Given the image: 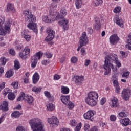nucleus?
<instances>
[{
    "instance_id": "nucleus-37",
    "label": "nucleus",
    "mask_w": 131,
    "mask_h": 131,
    "mask_svg": "<svg viewBox=\"0 0 131 131\" xmlns=\"http://www.w3.org/2000/svg\"><path fill=\"white\" fill-rule=\"evenodd\" d=\"M11 116H12V117H15V118L19 117L20 116V112H19V111H15L12 113Z\"/></svg>"
},
{
    "instance_id": "nucleus-26",
    "label": "nucleus",
    "mask_w": 131,
    "mask_h": 131,
    "mask_svg": "<svg viewBox=\"0 0 131 131\" xmlns=\"http://www.w3.org/2000/svg\"><path fill=\"white\" fill-rule=\"evenodd\" d=\"M39 80V75L38 73H35L33 76V83L35 84Z\"/></svg>"
},
{
    "instance_id": "nucleus-1",
    "label": "nucleus",
    "mask_w": 131,
    "mask_h": 131,
    "mask_svg": "<svg viewBox=\"0 0 131 131\" xmlns=\"http://www.w3.org/2000/svg\"><path fill=\"white\" fill-rule=\"evenodd\" d=\"M23 14L25 16L26 23H29L27 25L28 28L33 30L35 33H37V27L36 26V24L34 23V22H36V17L33 15L31 12V10H24Z\"/></svg>"
},
{
    "instance_id": "nucleus-24",
    "label": "nucleus",
    "mask_w": 131,
    "mask_h": 131,
    "mask_svg": "<svg viewBox=\"0 0 131 131\" xmlns=\"http://www.w3.org/2000/svg\"><path fill=\"white\" fill-rule=\"evenodd\" d=\"M25 100L29 105H31L32 103H33V101H34L33 97L30 96H26L25 97Z\"/></svg>"
},
{
    "instance_id": "nucleus-44",
    "label": "nucleus",
    "mask_w": 131,
    "mask_h": 131,
    "mask_svg": "<svg viewBox=\"0 0 131 131\" xmlns=\"http://www.w3.org/2000/svg\"><path fill=\"white\" fill-rule=\"evenodd\" d=\"M121 11V7L120 6L116 7L114 9V13H120Z\"/></svg>"
},
{
    "instance_id": "nucleus-17",
    "label": "nucleus",
    "mask_w": 131,
    "mask_h": 131,
    "mask_svg": "<svg viewBox=\"0 0 131 131\" xmlns=\"http://www.w3.org/2000/svg\"><path fill=\"white\" fill-rule=\"evenodd\" d=\"M15 8H14V5L12 3H8L7 4V7L6 9V11L7 13H9V12H12V13H15Z\"/></svg>"
},
{
    "instance_id": "nucleus-31",
    "label": "nucleus",
    "mask_w": 131,
    "mask_h": 131,
    "mask_svg": "<svg viewBox=\"0 0 131 131\" xmlns=\"http://www.w3.org/2000/svg\"><path fill=\"white\" fill-rule=\"evenodd\" d=\"M128 39H127L128 45L126 46L128 50H131V33L129 34V35L128 36Z\"/></svg>"
},
{
    "instance_id": "nucleus-63",
    "label": "nucleus",
    "mask_w": 131,
    "mask_h": 131,
    "mask_svg": "<svg viewBox=\"0 0 131 131\" xmlns=\"http://www.w3.org/2000/svg\"><path fill=\"white\" fill-rule=\"evenodd\" d=\"M54 78L55 80H59V78H60V76L59 75H55L54 76Z\"/></svg>"
},
{
    "instance_id": "nucleus-15",
    "label": "nucleus",
    "mask_w": 131,
    "mask_h": 131,
    "mask_svg": "<svg viewBox=\"0 0 131 131\" xmlns=\"http://www.w3.org/2000/svg\"><path fill=\"white\" fill-rule=\"evenodd\" d=\"M74 79H75V82L78 84H81L83 81H84V77L83 76H75L74 77Z\"/></svg>"
},
{
    "instance_id": "nucleus-11",
    "label": "nucleus",
    "mask_w": 131,
    "mask_h": 131,
    "mask_svg": "<svg viewBox=\"0 0 131 131\" xmlns=\"http://www.w3.org/2000/svg\"><path fill=\"white\" fill-rule=\"evenodd\" d=\"M47 33H48V35L46 37V40L47 41L53 40L54 37H55V31L50 29L47 30Z\"/></svg>"
},
{
    "instance_id": "nucleus-50",
    "label": "nucleus",
    "mask_w": 131,
    "mask_h": 131,
    "mask_svg": "<svg viewBox=\"0 0 131 131\" xmlns=\"http://www.w3.org/2000/svg\"><path fill=\"white\" fill-rule=\"evenodd\" d=\"M81 55L82 56H85L86 55V51H85V49L84 48H82L81 49Z\"/></svg>"
},
{
    "instance_id": "nucleus-5",
    "label": "nucleus",
    "mask_w": 131,
    "mask_h": 131,
    "mask_svg": "<svg viewBox=\"0 0 131 131\" xmlns=\"http://www.w3.org/2000/svg\"><path fill=\"white\" fill-rule=\"evenodd\" d=\"M51 15L52 21H58L61 20V19H63L67 15V12H66V9L62 8L60 10V13L54 11Z\"/></svg>"
},
{
    "instance_id": "nucleus-46",
    "label": "nucleus",
    "mask_w": 131,
    "mask_h": 131,
    "mask_svg": "<svg viewBox=\"0 0 131 131\" xmlns=\"http://www.w3.org/2000/svg\"><path fill=\"white\" fill-rule=\"evenodd\" d=\"M119 115L121 117H126L128 115V114H126L124 112H121L119 113Z\"/></svg>"
},
{
    "instance_id": "nucleus-53",
    "label": "nucleus",
    "mask_w": 131,
    "mask_h": 131,
    "mask_svg": "<svg viewBox=\"0 0 131 131\" xmlns=\"http://www.w3.org/2000/svg\"><path fill=\"white\" fill-rule=\"evenodd\" d=\"M110 118L111 121H115V120H116V116L113 115H111Z\"/></svg>"
},
{
    "instance_id": "nucleus-60",
    "label": "nucleus",
    "mask_w": 131,
    "mask_h": 131,
    "mask_svg": "<svg viewBox=\"0 0 131 131\" xmlns=\"http://www.w3.org/2000/svg\"><path fill=\"white\" fill-rule=\"evenodd\" d=\"M24 83H29V78L25 77L24 79Z\"/></svg>"
},
{
    "instance_id": "nucleus-3",
    "label": "nucleus",
    "mask_w": 131,
    "mask_h": 131,
    "mask_svg": "<svg viewBox=\"0 0 131 131\" xmlns=\"http://www.w3.org/2000/svg\"><path fill=\"white\" fill-rule=\"evenodd\" d=\"M29 124L33 131H45L43 130L45 125L39 118H34L29 120Z\"/></svg>"
},
{
    "instance_id": "nucleus-22",
    "label": "nucleus",
    "mask_w": 131,
    "mask_h": 131,
    "mask_svg": "<svg viewBox=\"0 0 131 131\" xmlns=\"http://www.w3.org/2000/svg\"><path fill=\"white\" fill-rule=\"evenodd\" d=\"M129 121V119L128 118H126L125 119L120 120V123H121V124H122L123 125H124V126H127V125H129L130 123Z\"/></svg>"
},
{
    "instance_id": "nucleus-41",
    "label": "nucleus",
    "mask_w": 131,
    "mask_h": 131,
    "mask_svg": "<svg viewBox=\"0 0 131 131\" xmlns=\"http://www.w3.org/2000/svg\"><path fill=\"white\" fill-rule=\"evenodd\" d=\"M47 109H48V110L52 111L55 109V106H54V105L53 104L50 103L47 105Z\"/></svg>"
},
{
    "instance_id": "nucleus-33",
    "label": "nucleus",
    "mask_w": 131,
    "mask_h": 131,
    "mask_svg": "<svg viewBox=\"0 0 131 131\" xmlns=\"http://www.w3.org/2000/svg\"><path fill=\"white\" fill-rule=\"evenodd\" d=\"M44 94L45 96H46V97H47L49 99V100H50V101H53V97L51 96L49 92L45 91Z\"/></svg>"
},
{
    "instance_id": "nucleus-7",
    "label": "nucleus",
    "mask_w": 131,
    "mask_h": 131,
    "mask_svg": "<svg viewBox=\"0 0 131 131\" xmlns=\"http://www.w3.org/2000/svg\"><path fill=\"white\" fill-rule=\"evenodd\" d=\"M42 55H43L42 52L39 51V52H37L36 54V55H34L32 57L31 66L33 68H35V67L36 66V64H37V60L40 59V58H41L42 57Z\"/></svg>"
},
{
    "instance_id": "nucleus-42",
    "label": "nucleus",
    "mask_w": 131,
    "mask_h": 131,
    "mask_svg": "<svg viewBox=\"0 0 131 131\" xmlns=\"http://www.w3.org/2000/svg\"><path fill=\"white\" fill-rule=\"evenodd\" d=\"M32 91L35 93H39L40 92V91H41V89L39 87H33L32 88Z\"/></svg>"
},
{
    "instance_id": "nucleus-23",
    "label": "nucleus",
    "mask_w": 131,
    "mask_h": 131,
    "mask_svg": "<svg viewBox=\"0 0 131 131\" xmlns=\"http://www.w3.org/2000/svg\"><path fill=\"white\" fill-rule=\"evenodd\" d=\"M8 103L6 101H3L2 104L0 105L1 109L4 110V111H8L9 107H8Z\"/></svg>"
},
{
    "instance_id": "nucleus-58",
    "label": "nucleus",
    "mask_w": 131,
    "mask_h": 131,
    "mask_svg": "<svg viewBox=\"0 0 131 131\" xmlns=\"http://www.w3.org/2000/svg\"><path fill=\"white\" fill-rule=\"evenodd\" d=\"M9 54H10V55H12V56H15L16 53H15V50H14V49H11L9 51Z\"/></svg>"
},
{
    "instance_id": "nucleus-9",
    "label": "nucleus",
    "mask_w": 131,
    "mask_h": 131,
    "mask_svg": "<svg viewBox=\"0 0 131 131\" xmlns=\"http://www.w3.org/2000/svg\"><path fill=\"white\" fill-rule=\"evenodd\" d=\"M88 43V36L86 35V33L83 32L81 35L79 40V44L81 46H85Z\"/></svg>"
},
{
    "instance_id": "nucleus-34",
    "label": "nucleus",
    "mask_w": 131,
    "mask_h": 131,
    "mask_svg": "<svg viewBox=\"0 0 131 131\" xmlns=\"http://www.w3.org/2000/svg\"><path fill=\"white\" fill-rule=\"evenodd\" d=\"M7 62V59L5 57H1L0 58V66L2 65V66H5L6 65V63Z\"/></svg>"
},
{
    "instance_id": "nucleus-61",
    "label": "nucleus",
    "mask_w": 131,
    "mask_h": 131,
    "mask_svg": "<svg viewBox=\"0 0 131 131\" xmlns=\"http://www.w3.org/2000/svg\"><path fill=\"white\" fill-rule=\"evenodd\" d=\"M90 128V125L88 124H85L84 125V130H88Z\"/></svg>"
},
{
    "instance_id": "nucleus-16",
    "label": "nucleus",
    "mask_w": 131,
    "mask_h": 131,
    "mask_svg": "<svg viewBox=\"0 0 131 131\" xmlns=\"http://www.w3.org/2000/svg\"><path fill=\"white\" fill-rule=\"evenodd\" d=\"M59 25L62 26L64 30H68V20L64 18L62 20L58 22Z\"/></svg>"
},
{
    "instance_id": "nucleus-64",
    "label": "nucleus",
    "mask_w": 131,
    "mask_h": 131,
    "mask_svg": "<svg viewBox=\"0 0 131 131\" xmlns=\"http://www.w3.org/2000/svg\"><path fill=\"white\" fill-rule=\"evenodd\" d=\"M90 131H98V129L96 127H93L90 129Z\"/></svg>"
},
{
    "instance_id": "nucleus-29",
    "label": "nucleus",
    "mask_w": 131,
    "mask_h": 131,
    "mask_svg": "<svg viewBox=\"0 0 131 131\" xmlns=\"http://www.w3.org/2000/svg\"><path fill=\"white\" fill-rule=\"evenodd\" d=\"M8 98L9 100H10V101H13V100H15V98H16L15 93L12 92L9 93L8 95Z\"/></svg>"
},
{
    "instance_id": "nucleus-47",
    "label": "nucleus",
    "mask_w": 131,
    "mask_h": 131,
    "mask_svg": "<svg viewBox=\"0 0 131 131\" xmlns=\"http://www.w3.org/2000/svg\"><path fill=\"white\" fill-rule=\"evenodd\" d=\"M129 76V72H126L123 74L122 75V77L125 78H128Z\"/></svg>"
},
{
    "instance_id": "nucleus-6",
    "label": "nucleus",
    "mask_w": 131,
    "mask_h": 131,
    "mask_svg": "<svg viewBox=\"0 0 131 131\" xmlns=\"http://www.w3.org/2000/svg\"><path fill=\"white\" fill-rule=\"evenodd\" d=\"M5 19H0V35H4L7 33V31H9L11 24L10 22L5 23Z\"/></svg>"
},
{
    "instance_id": "nucleus-51",
    "label": "nucleus",
    "mask_w": 131,
    "mask_h": 131,
    "mask_svg": "<svg viewBox=\"0 0 131 131\" xmlns=\"http://www.w3.org/2000/svg\"><path fill=\"white\" fill-rule=\"evenodd\" d=\"M71 61L72 63H77L78 59L76 57H72Z\"/></svg>"
},
{
    "instance_id": "nucleus-14",
    "label": "nucleus",
    "mask_w": 131,
    "mask_h": 131,
    "mask_svg": "<svg viewBox=\"0 0 131 131\" xmlns=\"http://www.w3.org/2000/svg\"><path fill=\"white\" fill-rule=\"evenodd\" d=\"M84 119L88 120H92L93 116H94V112L93 111H88L87 112L83 115Z\"/></svg>"
},
{
    "instance_id": "nucleus-48",
    "label": "nucleus",
    "mask_w": 131,
    "mask_h": 131,
    "mask_svg": "<svg viewBox=\"0 0 131 131\" xmlns=\"http://www.w3.org/2000/svg\"><path fill=\"white\" fill-rule=\"evenodd\" d=\"M82 124L81 123H79L78 124V125L76 126V127L75 128V131H79L80 130V128H81Z\"/></svg>"
},
{
    "instance_id": "nucleus-49",
    "label": "nucleus",
    "mask_w": 131,
    "mask_h": 131,
    "mask_svg": "<svg viewBox=\"0 0 131 131\" xmlns=\"http://www.w3.org/2000/svg\"><path fill=\"white\" fill-rule=\"evenodd\" d=\"M113 83L115 88L119 86V83H118V80H114V81H113Z\"/></svg>"
},
{
    "instance_id": "nucleus-21",
    "label": "nucleus",
    "mask_w": 131,
    "mask_h": 131,
    "mask_svg": "<svg viewBox=\"0 0 131 131\" xmlns=\"http://www.w3.org/2000/svg\"><path fill=\"white\" fill-rule=\"evenodd\" d=\"M115 19L116 20V23L117 25L120 26V27H123V20H122V19L119 18L118 16H116Z\"/></svg>"
},
{
    "instance_id": "nucleus-12",
    "label": "nucleus",
    "mask_w": 131,
    "mask_h": 131,
    "mask_svg": "<svg viewBox=\"0 0 131 131\" xmlns=\"http://www.w3.org/2000/svg\"><path fill=\"white\" fill-rule=\"evenodd\" d=\"M110 40L112 45H116L119 41V37L117 35L114 34L110 36Z\"/></svg>"
},
{
    "instance_id": "nucleus-27",
    "label": "nucleus",
    "mask_w": 131,
    "mask_h": 131,
    "mask_svg": "<svg viewBox=\"0 0 131 131\" xmlns=\"http://www.w3.org/2000/svg\"><path fill=\"white\" fill-rule=\"evenodd\" d=\"M101 27V23H100V19L96 18L95 19V29L99 30Z\"/></svg>"
},
{
    "instance_id": "nucleus-32",
    "label": "nucleus",
    "mask_w": 131,
    "mask_h": 131,
    "mask_svg": "<svg viewBox=\"0 0 131 131\" xmlns=\"http://www.w3.org/2000/svg\"><path fill=\"white\" fill-rule=\"evenodd\" d=\"M20 68V62L19 61L15 60L14 61V69L15 70H18Z\"/></svg>"
},
{
    "instance_id": "nucleus-57",
    "label": "nucleus",
    "mask_w": 131,
    "mask_h": 131,
    "mask_svg": "<svg viewBox=\"0 0 131 131\" xmlns=\"http://www.w3.org/2000/svg\"><path fill=\"white\" fill-rule=\"evenodd\" d=\"M16 131H25L24 128L22 126L17 127Z\"/></svg>"
},
{
    "instance_id": "nucleus-40",
    "label": "nucleus",
    "mask_w": 131,
    "mask_h": 131,
    "mask_svg": "<svg viewBox=\"0 0 131 131\" xmlns=\"http://www.w3.org/2000/svg\"><path fill=\"white\" fill-rule=\"evenodd\" d=\"M11 85L13 86L14 89H18L19 88V83L18 82H13Z\"/></svg>"
},
{
    "instance_id": "nucleus-25",
    "label": "nucleus",
    "mask_w": 131,
    "mask_h": 131,
    "mask_svg": "<svg viewBox=\"0 0 131 131\" xmlns=\"http://www.w3.org/2000/svg\"><path fill=\"white\" fill-rule=\"evenodd\" d=\"M51 124H52V125H58V124H59V120H58L57 117L52 116L51 118Z\"/></svg>"
},
{
    "instance_id": "nucleus-2",
    "label": "nucleus",
    "mask_w": 131,
    "mask_h": 131,
    "mask_svg": "<svg viewBox=\"0 0 131 131\" xmlns=\"http://www.w3.org/2000/svg\"><path fill=\"white\" fill-rule=\"evenodd\" d=\"M117 57L115 54L109 55L105 57L104 64L103 65V68L105 70L104 75H108L111 72V69L113 71L115 70V68L113 66V62H116L117 61ZM111 61H113V62Z\"/></svg>"
},
{
    "instance_id": "nucleus-10",
    "label": "nucleus",
    "mask_w": 131,
    "mask_h": 131,
    "mask_svg": "<svg viewBox=\"0 0 131 131\" xmlns=\"http://www.w3.org/2000/svg\"><path fill=\"white\" fill-rule=\"evenodd\" d=\"M130 90L128 89H124L122 92V98L125 100L127 101L129 99Z\"/></svg>"
},
{
    "instance_id": "nucleus-38",
    "label": "nucleus",
    "mask_w": 131,
    "mask_h": 131,
    "mask_svg": "<svg viewBox=\"0 0 131 131\" xmlns=\"http://www.w3.org/2000/svg\"><path fill=\"white\" fill-rule=\"evenodd\" d=\"M94 3L95 6L97 7V6L102 5V4H103V0H94Z\"/></svg>"
},
{
    "instance_id": "nucleus-28",
    "label": "nucleus",
    "mask_w": 131,
    "mask_h": 131,
    "mask_svg": "<svg viewBox=\"0 0 131 131\" xmlns=\"http://www.w3.org/2000/svg\"><path fill=\"white\" fill-rule=\"evenodd\" d=\"M61 91L62 94H64V95H67V94L69 93V88L68 87H65L64 86H61Z\"/></svg>"
},
{
    "instance_id": "nucleus-30",
    "label": "nucleus",
    "mask_w": 131,
    "mask_h": 131,
    "mask_svg": "<svg viewBox=\"0 0 131 131\" xmlns=\"http://www.w3.org/2000/svg\"><path fill=\"white\" fill-rule=\"evenodd\" d=\"M82 5V2H81V0H76L75 5L77 9H80Z\"/></svg>"
},
{
    "instance_id": "nucleus-13",
    "label": "nucleus",
    "mask_w": 131,
    "mask_h": 131,
    "mask_svg": "<svg viewBox=\"0 0 131 131\" xmlns=\"http://www.w3.org/2000/svg\"><path fill=\"white\" fill-rule=\"evenodd\" d=\"M110 105L111 108H116L118 106V99L115 97L111 98Z\"/></svg>"
},
{
    "instance_id": "nucleus-59",
    "label": "nucleus",
    "mask_w": 131,
    "mask_h": 131,
    "mask_svg": "<svg viewBox=\"0 0 131 131\" xmlns=\"http://www.w3.org/2000/svg\"><path fill=\"white\" fill-rule=\"evenodd\" d=\"M90 64H91V60L89 59H87L85 61V63H84V66L86 67L89 66V65H90Z\"/></svg>"
},
{
    "instance_id": "nucleus-20",
    "label": "nucleus",
    "mask_w": 131,
    "mask_h": 131,
    "mask_svg": "<svg viewBox=\"0 0 131 131\" xmlns=\"http://www.w3.org/2000/svg\"><path fill=\"white\" fill-rule=\"evenodd\" d=\"M61 101L63 103V104H64V105H67L68 103H69L70 101V97L69 96H65L64 95L61 96L60 97Z\"/></svg>"
},
{
    "instance_id": "nucleus-36",
    "label": "nucleus",
    "mask_w": 131,
    "mask_h": 131,
    "mask_svg": "<svg viewBox=\"0 0 131 131\" xmlns=\"http://www.w3.org/2000/svg\"><path fill=\"white\" fill-rule=\"evenodd\" d=\"M13 71L9 70L6 72L5 76L7 78H10V77H12V76H13Z\"/></svg>"
},
{
    "instance_id": "nucleus-4",
    "label": "nucleus",
    "mask_w": 131,
    "mask_h": 131,
    "mask_svg": "<svg viewBox=\"0 0 131 131\" xmlns=\"http://www.w3.org/2000/svg\"><path fill=\"white\" fill-rule=\"evenodd\" d=\"M98 98H99L98 93L95 91H92L89 92L88 94V97L85 99V102L88 105H89V106L94 107L97 105Z\"/></svg>"
},
{
    "instance_id": "nucleus-19",
    "label": "nucleus",
    "mask_w": 131,
    "mask_h": 131,
    "mask_svg": "<svg viewBox=\"0 0 131 131\" xmlns=\"http://www.w3.org/2000/svg\"><path fill=\"white\" fill-rule=\"evenodd\" d=\"M52 14H53V12L50 13L51 19H50V17L48 16H45L42 18L43 21L46 23H52V22H55V21H53V18L52 17Z\"/></svg>"
},
{
    "instance_id": "nucleus-39",
    "label": "nucleus",
    "mask_w": 131,
    "mask_h": 131,
    "mask_svg": "<svg viewBox=\"0 0 131 131\" xmlns=\"http://www.w3.org/2000/svg\"><path fill=\"white\" fill-rule=\"evenodd\" d=\"M66 105H67L68 106V108L69 109H73V108H74V105H73V103H72V102L70 101V100Z\"/></svg>"
},
{
    "instance_id": "nucleus-62",
    "label": "nucleus",
    "mask_w": 131,
    "mask_h": 131,
    "mask_svg": "<svg viewBox=\"0 0 131 131\" xmlns=\"http://www.w3.org/2000/svg\"><path fill=\"white\" fill-rule=\"evenodd\" d=\"M105 103H106V99L105 98H102L100 101V104L101 105H104V104H105Z\"/></svg>"
},
{
    "instance_id": "nucleus-52",
    "label": "nucleus",
    "mask_w": 131,
    "mask_h": 131,
    "mask_svg": "<svg viewBox=\"0 0 131 131\" xmlns=\"http://www.w3.org/2000/svg\"><path fill=\"white\" fill-rule=\"evenodd\" d=\"M50 9H56L57 8V4L55 3H52L50 6Z\"/></svg>"
},
{
    "instance_id": "nucleus-54",
    "label": "nucleus",
    "mask_w": 131,
    "mask_h": 131,
    "mask_svg": "<svg viewBox=\"0 0 131 131\" xmlns=\"http://www.w3.org/2000/svg\"><path fill=\"white\" fill-rule=\"evenodd\" d=\"M6 84V82H3L1 84H0V92L2 91V90H3V89H5V85Z\"/></svg>"
},
{
    "instance_id": "nucleus-43",
    "label": "nucleus",
    "mask_w": 131,
    "mask_h": 131,
    "mask_svg": "<svg viewBox=\"0 0 131 131\" xmlns=\"http://www.w3.org/2000/svg\"><path fill=\"white\" fill-rule=\"evenodd\" d=\"M70 124L71 125V126H76V125L77 124V122H76V120H71L70 121Z\"/></svg>"
},
{
    "instance_id": "nucleus-8",
    "label": "nucleus",
    "mask_w": 131,
    "mask_h": 131,
    "mask_svg": "<svg viewBox=\"0 0 131 131\" xmlns=\"http://www.w3.org/2000/svg\"><path fill=\"white\" fill-rule=\"evenodd\" d=\"M30 53V49L26 47L22 52L19 53V57L23 60L27 59L29 57V54Z\"/></svg>"
},
{
    "instance_id": "nucleus-45",
    "label": "nucleus",
    "mask_w": 131,
    "mask_h": 131,
    "mask_svg": "<svg viewBox=\"0 0 131 131\" xmlns=\"http://www.w3.org/2000/svg\"><path fill=\"white\" fill-rule=\"evenodd\" d=\"M10 92V89H9V88H5L4 91H3V95H4V96H7V95H8V94H9Z\"/></svg>"
},
{
    "instance_id": "nucleus-56",
    "label": "nucleus",
    "mask_w": 131,
    "mask_h": 131,
    "mask_svg": "<svg viewBox=\"0 0 131 131\" xmlns=\"http://www.w3.org/2000/svg\"><path fill=\"white\" fill-rule=\"evenodd\" d=\"M45 56H46V57L48 58V59H50V58H52V57H53V54H52L51 53H45Z\"/></svg>"
},
{
    "instance_id": "nucleus-35",
    "label": "nucleus",
    "mask_w": 131,
    "mask_h": 131,
    "mask_svg": "<svg viewBox=\"0 0 131 131\" xmlns=\"http://www.w3.org/2000/svg\"><path fill=\"white\" fill-rule=\"evenodd\" d=\"M25 97H26L25 93L24 92H21L20 95L17 98V101H22V100H25Z\"/></svg>"
},
{
    "instance_id": "nucleus-55",
    "label": "nucleus",
    "mask_w": 131,
    "mask_h": 131,
    "mask_svg": "<svg viewBox=\"0 0 131 131\" xmlns=\"http://www.w3.org/2000/svg\"><path fill=\"white\" fill-rule=\"evenodd\" d=\"M5 71V69L0 66V76H2V74H4V72Z\"/></svg>"
},
{
    "instance_id": "nucleus-18",
    "label": "nucleus",
    "mask_w": 131,
    "mask_h": 131,
    "mask_svg": "<svg viewBox=\"0 0 131 131\" xmlns=\"http://www.w3.org/2000/svg\"><path fill=\"white\" fill-rule=\"evenodd\" d=\"M21 36L26 40V41H30V39H31V36L27 34V32L26 30H24L21 32Z\"/></svg>"
}]
</instances>
